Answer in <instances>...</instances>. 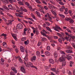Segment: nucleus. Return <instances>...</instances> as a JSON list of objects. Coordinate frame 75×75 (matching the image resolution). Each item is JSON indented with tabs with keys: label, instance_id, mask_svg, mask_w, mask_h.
Masks as SVG:
<instances>
[{
	"label": "nucleus",
	"instance_id": "obj_6",
	"mask_svg": "<svg viewBox=\"0 0 75 75\" xmlns=\"http://www.w3.org/2000/svg\"><path fill=\"white\" fill-rule=\"evenodd\" d=\"M23 28V25L21 23H19V24L18 25L16 26V28L18 29V30H21V29H22Z\"/></svg>",
	"mask_w": 75,
	"mask_h": 75
},
{
	"label": "nucleus",
	"instance_id": "obj_48",
	"mask_svg": "<svg viewBox=\"0 0 75 75\" xmlns=\"http://www.w3.org/2000/svg\"><path fill=\"white\" fill-rule=\"evenodd\" d=\"M18 21H22V20H23V19L21 18V19H20L19 18H18Z\"/></svg>",
	"mask_w": 75,
	"mask_h": 75
},
{
	"label": "nucleus",
	"instance_id": "obj_35",
	"mask_svg": "<svg viewBox=\"0 0 75 75\" xmlns=\"http://www.w3.org/2000/svg\"><path fill=\"white\" fill-rule=\"evenodd\" d=\"M4 3H8V0H4Z\"/></svg>",
	"mask_w": 75,
	"mask_h": 75
},
{
	"label": "nucleus",
	"instance_id": "obj_50",
	"mask_svg": "<svg viewBox=\"0 0 75 75\" xmlns=\"http://www.w3.org/2000/svg\"><path fill=\"white\" fill-rule=\"evenodd\" d=\"M57 34L58 35V36H59V37H62V35H61V34H60V33H57Z\"/></svg>",
	"mask_w": 75,
	"mask_h": 75
},
{
	"label": "nucleus",
	"instance_id": "obj_58",
	"mask_svg": "<svg viewBox=\"0 0 75 75\" xmlns=\"http://www.w3.org/2000/svg\"><path fill=\"white\" fill-rule=\"evenodd\" d=\"M67 30L68 32H69V33H72V32H71V30H70L69 29H68Z\"/></svg>",
	"mask_w": 75,
	"mask_h": 75
},
{
	"label": "nucleus",
	"instance_id": "obj_2",
	"mask_svg": "<svg viewBox=\"0 0 75 75\" xmlns=\"http://www.w3.org/2000/svg\"><path fill=\"white\" fill-rule=\"evenodd\" d=\"M67 58V59H68V58H69V57H68V56H65V55H62L61 57H60L59 58V61L60 62H63L65 61V58Z\"/></svg>",
	"mask_w": 75,
	"mask_h": 75
},
{
	"label": "nucleus",
	"instance_id": "obj_60",
	"mask_svg": "<svg viewBox=\"0 0 75 75\" xmlns=\"http://www.w3.org/2000/svg\"><path fill=\"white\" fill-rule=\"evenodd\" d=\"M71 38L72 40H75V36H73L71 37Z\"/></svg>",
	"mask_w": 75,
	"mask_h": 75
},
{
	"label": "nucleus",
	"instance_id": "obj_31",
	"mask_svg": "<svg viewBox=\"0 0 75 75\" xmlns=\"http://www.w3.org/2000/svg\"><path fill=\"white\" fill-rule=\"evenodd\" d=\"M36 55H37L38 56H39L40 55V52H39V51H37L36 52Z\"/></svg>",
	"mask_w": 75,
	"mask_h": 75
},
{
	"label": "nucleus",
	"instance_id": "obj_64",
	"mask_svg": "<svg viewBox=\"0 0 75 75\" xmlns=\"http://www.w3.org/2000/svg\"><path fill=\"white\" fill-rule=\"evenodd\" d=\"M16 53H18V49L17 48L16 50Z\"/></svg>",
	"mask_w": 75,
	"mask_h": 75
},
{
	"label": "nucleus",
	"instance_id": "obj_47",
	"mask_svg": "<svg viewBox=\"0 0 75 75\" xmlns=\"http://www.w3.org/2000/svg\"><path fill=\"white\" fill-rule=\"evenodd\" d=\"M35 1L37 3H39V4H40V3H41V2L40 1L38 0H35Z\"/></svg>",
	"mask_w": 75,
	"mask_h": 75
},
{
	"label": "nucleus",
	"instance_id": "obj_39",
	"mask_svg": "<svg viewBox=\"0 0 75 75\" xmlns=\"http://www.w3.org/2000/svg\"><path fill=\"white\" fill-rule=\"evenodd\" d=\"M59 16L63 18H65V16L62 14H59Z\"/></svg>",
	"mask_w": 75,
	"mask_h": 75
},
{
	"label": "nucleus",
	"instance_id": "obj_4",
	"mask_svg": "<svg viewBox=\"0 0 75 75\" xmlns=\"http://www.w3.org/2000/svg\"><path fill=\"white\" fill-rule=\"evenodd\" d=\"M20 48L21 52H24V51H25V52L26 54H27L26 56H25V57H27V55H28V54H28L27 50H25V49L24 48V47H23L22 46H21L20 47Z\"/></svg>",
	"mask_w": 75,
	"mask_h": 75
},
{
	"label": "nucleus",
	"instance_id": "obj_10",
	"mask_svg": "<svg viewBox=\"0 0 75 75\" xmlns=\"http://www.w3.org/2000/svg\"><path fill=\"white\" fill-rule=\"evenodd\" d=\"M21 71L22 72H23V73H26L25 72V69H24V67H21Z\"/></svg>",
	"mask_w": 75,
	"mask_h": 75
},
{
	"label": "nucleus",
	"instance_id": "obj_59",
	"mask_svg": "<svg viewBox=\"0 0 75 75\" xmlns=\"http://www.w3.org/2000/svg\"><path fill=\"white\" fill-rule=\"evenodd\" d=\"M15 14L16 16H17V17H19V16H20V14L18 13H16Z\"/></svg>",
	"mask_w": 75,
	"mask_h": 75
},
{
	"label": "nucleus",
	"instance_id": "obj_28",
	"mask_svg": "<svg viewBox=\"0 0 75 75\" xmlns=\"http://www.w3.org/2000/svg\"><path fill=\"white\" fill-rule=\"evenodd\" d=\"M66 39L67 41H69V42H70V41H71V38L67 37L66 38Z\"/></svg>",
	"mask_w": 75,
	"mask_h": 75
},
{
	"label": "nucleus",
	"instance_id": "obj_12",
	"mask_svg": "<svg viewBox=\"0 0 75 75\" xmlns=\"http://www.w3.org/2000/svg\"><path fill=\"white\" fill-rule=\"evenodd\" d=\"M15 58L16 59H18V60L20 62H22V61H23V60H22V59H21V57L19 56L16 57Z\"/></svg>",
	"mask_w": 75,
	"mask_h": 75
},
{
	"label": "nucleus",
	"instance_id": "obj_49",
	"mask_svg": "<svg viewBox=\"0 0 75 75\" xmlns=\"http://www.w3.org/2000/svg\"><path fill=\"white\" fill-rule=\"evenodd\" d=\"M25 5H26V6H30V4L28 2H25Z\"/></svg>",
	"mask_w": 75,
	"mask_h": 75
},
{
	"label": "nucleus",
	"instance_id": "obj_52",
	"mask_svg": "<svg viewBox=\"0 0 75 75\" xmlns=\"http://www.w3.org/2000/svg\"><path fill=\"white\" fill-rule=\"evenodd\" d=\"M53 38L54 39H58V37H57V36H53Z\"/></svg>",
	"mask_w": 75,
	"mask_h": 75
},
{
	"label": "nucleus",
	"instance_id": "obj_36",
	"mask_svg": "<svg viewBox=\"0 0 75 75\" xmlns=\"http://www.w3.org/2000/svg\"><path fill=\"white\" fill-rule=\"evenodd\" d=\"M74 64V63L72 62H70V67H72V64Z\"/></svg>",
	"mask_w": 75,
	"mask_h": 75
},
{
	"label": "nucleus",
	"instance_id": "obj_62",
	"mask_svg": "<svg viewBox=\"0 0 75 75\" xmlns=\"http://www.w3.org/2000/svg\"><path fill=\"white\" fill-rule=\"evenodd\" d=\"M1 61L3 63L4 62V60L2 58L1 59Z\"/></svg>",
	"mask_w": 75,
	"mask_h": 75
},
{
	"label": "nucleus",
	"instance_id": "obj_21",
	"mask_svg": "<svg viewBox=\"0 0 75 75\" xmlns=\"http://www.w3.org/2000/svg\"><path fill=\"white\" fill-rule=\"evenodd\" d=\"M1 36H3L4 37L5 39L6 38V36H7V35L6 34H5L4 33H3L1 35Z\"/></svg>",
	"mask_w": 75,
	"mask_h": 75
},
{
	"label": "nucleus",
	"instance_id": "obj_20",
	"mask_svg": "<svg viewBox=\"0 0 75 75\" xmlns=\"http://www.w3.org/2000/svg\"><path fill=\"white\" fill-rule=\"evenodd\" d=\"M43 36H45V37H46L47 38L48 40H50V39H51V38L49 37V36L46 35V34H43Z\"/></svg>",
	"mask_w": 75,
	"mask_h": 75
},
{
	"label": "nucleus",
	"instance_id": "obj_40",
	"mask_svg": "<svg viewBox=\"0 0 75 75\" xmlns=\"http://www.w3.org/2000/svg\"><path fill=\"white\" fill-rule=\"evenodd\" d=\"M42 41H47V39L45 38H43L42 40Z\"/></svg>",
	"mask_w": 75,
	"mask_h": 75
},
{
	"label": "nucleus",
	"instance_id": "obj_8",
	"mask_svg": "<svg viewBox=\"0 0 75 75\" xmlns=\"http://www.w3.org/2000/svg\"><path fill=\"white\" fill-rule=\"evenodd\" d=\"M48 33L45 30H43L41 32V34L43 35V34H47Z\"/></svg>",
	"mask_w": 75,
	"mask_h": 75
},
{
	"label": "nucleus",
	"instance_id": "obj_26",
	"mask_svg": "<svg viewBox=\"0 0 75 75\" xmlns=\"http://www.w3.org/2000/svg\"><path fill=\"white\" fill-rule=\"evenodd\" d=\"M18 4H19L20 5H21L22 6H24V4L22 2L19 1L18 2Z\"/></svg>",
	"mask_w": 75,
	"mask_h": 75
},
{
	"label": "nucleus",
	"instance_id": "obj_51",
	"mask_svg": "<svg viewBox=\"0 0 75 75\" xmlns=\"http://www.w3.org/2000/svg\"><path fill=\"white\" fill-rule=\"evenodd\" d=\"M32 16L33 18V19H35V16H34V15L33 14H32Z\"/></svg>",
	"mask_w": 75,
	"mask_h": 75
},
{
	"label": "nucleus",
	"instance_id": "obj_5",
	"mask_svg": "<svg viewBox=\"0 0 75 75\" xmlns=\"http://www.w3.org/2000/svg\"><path fill=\"white\" fill-rule=\"evenodd\" d=\"M55 25L56 26L54 27H53V28L54 30H55L56 31H58V29H59L60 30H62V31L61 28H60L58 25Z\"/></svg>",
	"mask_w": 75,
	"mask_h": 75
},
{
	"label": "nucleus",
	"instance_id": "obj_11",
	"mask_svg": "<svg viewBox=\"0 0 75 75\" xmlns=\"http://www.w3.org/2000/svg\"><path fill=\"white\" fill-rule=\"evenodd\" d=\"M49 62L50 64H54V60L52 59H49Z\"/></svg>",
	"mask_w": 75,
	"mask_h": 75
},
{
	"label": "nucleus",
	"instance_id": "obj_56",
	"mask_svg": "<svg viewBox=\"0 0 75 75\" xmlns=\"http://www.w3.org/2000/svg\"><path fill=\"white\" fill-rule=\"evenodd\" d=\"M10 74L11 75H14V72H11L10 73Z\"/></svg>",
	"mask_w": 75,
	"mask_h": 75
},
{
	"label": "nucleus",
	"instance_id": "obj_9",
	"mask_svg": "<svg viewBox=\"0 0 75 75\" xmlns=\"http://www.w3.org/2000/svg\"><path fill=\"white\" fill-rule=\"evenodd\" d=\"M11 69L12 71H13L15 73H17V71L16 70V69L14 67H12Z\"/></svg>",
	"mask_w": 75,
	"mask_h": 75
},
{
	"label": "nucleus",
	"instance_id": "obj_63",
	"mask_svg": "<svg viewBox=\"0 0 75 75\" xmlns=\"http://www.w3.org/2000/svg\"><path fill=\"white\" fill-rule=\"evenodd\" d=\"M52 8H54V9H55V10H57V8L54 6H52Z\"/></svg>",
	"mask_w": 75,
	"mask_h": 75
},
{
	"label": "nucleus",
	"instance_id": "obj_33",
	"mask_svg": "<svg viewBox=\"0 0 75 75\" xmlns=\"http://www.w3.org/2000/svg\"><path fill=\"white\" fill-rule=\"evenodd\" d=\"M51 70L52 71H53V72H55V71H56V69L55 68H52L51 69Z\"/></svg>",
	"mask_w": 75,
	"mask_h": 75
},
{
	"label": "nucleus",
	"instance_id": "obj_61",
	"mask_svg": "<svg viewBox=\"0 0 75 75\" xmlns=\"http://www.w3.org/2000/svg\"><path fill=\"white\" fill-rule=\"evenodd\" d=\"M24 31H25V32H26V31H27V30H28V28H25L24 29Z\"/></svg>",
	"mask_w": 75,
	"mask_h": 75
},
{
	"label": "nucleus",
	"instance_id": "obj_27",
	"mask_svg": "<svg viewBox=\"0 0 75 75\" xmlns=\"http://www.w3.org/2000/svg\"><path fill=\"white\" fill-rule=\"evenodd\" d=\"M6 45H7L6 42H3V46H4V47H5V46H6Z\"/></svg>",
	"mask_w": 75,
	"mask_h": 75
},
{
	"label": "nucleus",
	"instance_id": "obj_24",
	"mask_svg": "<svg viewBox=\"0 0 75 75\" xmlns=\"http://www.w3.org/2000/svg\"><path fill=\"white\" fill-rule=\"evenodd\" d=\"M58 41L60 43V44H62V40H61V39L59 38Z\"/></svg>",
	"mask_w": 75,
	"mask_h": 75
},
{
	"label": "nucleus",
	"instance_id": "obj_29",
	"mask_svg": "<svg viewBox=\"0 0 75 75\" xmlns=\"http://www.w3.org/2000/svg\"><path fill=\"white\" fill-rule=\"evenodd\" d=\"M26 40V38H21V40L22 41H24Z\"/></svg>",
	"mask_w": 75,
	"mask_h": 75
},
{
	"label": "nucleus",
	"instance_id": "obj_18",
	"mask_svg": "<svg viewBox=\"0 0 75 75\" xmlns=\"http://www.w3.org/2000/svg\"><path fill=\"white\" fill-rule=\"evenodd\" d=\"M69 22L71 24H72L74 22V21L71 18H70V20L69 21Z\"/></svg>",
	"mask_w": 75,
	"mask_h": 75
},
{
	"label": "nucleus",
	"instance_id": "obj_37",
	"mask_svg": "<svg viewBox=\"0 0 75 75\" xmlns=\"http://www.w3.org/2000/svg\"><path fill=\"white\" fill-rule=\"evenodd\" d=\"M73 47H74L75 49V44L74 43H71Z\"/></svg>",
	"mask_w": 75,
	"mask_h": 75
},
{
	"label": "nucleus",
	"instance_id": "obj_38",
	"mask_svg": "<svg viewBox=\"0 0 75 75\" xmlns=\"http://www.w3.org/2000/svg\"><path fill=\"white\" fill-rule=\"evenodd\" d=\"M51 48H50V46H48L47 48V50H48V51H50V50Z\"/></svg>",
	"mask_w": 75,
	"mask_h": 75
},
{
	"label": "nucleus",
	"instance_id": "obj_14",
	"mask_svg": "<svg viewBox=\"0 0 75 75\" xmlns=\"http://www.w3.org/2000/svg\"><path fill=\"white\" fill-rule=\"evenodd\" d=\"M45 55H47V56H50V53L48 51H46L45 52Z\"/></svg>",
	"mask_w": 75,
	"mask_h": 75
},
{
	"label": "nucleus",
	"instance_id": "obj_7",
	"mask_svg": "<svg viewBox=\"0 0 75 75\" xmlns=\"http://www.w3.org/2000/svg\"><path fill=\"white\" fill-rule=\"evenodd\" d=\"M11 35L15 39V40L17 41V35L16 34L11 33Z\"/></svg>",
	"mask_w": 75,
	"mask_h": 75
},
{
	"label": "nucleus",
	"instance_id": "obj_3",
	"mask_svg": "<svg viewBox=\"0 0 75 75\" xmlns=\"http://www.w3.org/2000/svg\"><path fill=\"white\" fill-rule=\"evenodd\" d=\"M60 52L61 54H63L62 55H65V56H67V57H69V58H67V59L68 60H70V59L72 58V57H71V56H70V54H66L63 51H60Z\"/></svg>",
	"mask_w": 75,
	"mask_h": 75
},
{
	"label": "nucleus",
	"instance_id": "obj_1",
	"mask_svg": "<svg viewBox=\"0 0 75 75\" xmlns=\"http://www.w3.org/2000/svg\"><path fill=\"white\" fill-rule=\"evenodd\" d=\"M24 59L25 60L24 64V65H26V67H28H28H32V68H35V69H37V67H35L34 66H32L33 64H32L31 63H27V61H28V59L27 57H25L24 58Z\"/></svg>",
	"mask_w": 75,
	"mask_h": 75
},
{
	"label": "nucleus",
	"instance_id": "obj_25",
	"mask_svg": "<svg viewBox=\"0 0 75 75\" xmlns=\"http://www.w3.org/2000/svg\"><path fill=\"white\" fill-rule=\"evenodd\" d=\"M8 23H7V24L8 25H9V24H10L11 25L12 24V22H11V21H8Z\"/></svg>",
	"mask_w": 75,
	"mask_h": 75
},
{
	"label": "nucleus",
	"instance_id": "obj_46",
	"mask_svg": "<svg viewBox=\"0 0 75 75\" xmlns=\"http://www.w3.org/2000/svg\"><path fill=\"white\" fill-rule=\"evenodd\" d=\"M73 74L74 75H75V69H73Z\"/></svg>",
	"mask_w": 75,
	"mask_h": 75
},
{
	"label": "nucleus",
	"instance_id": "obj_16",
	"mask_svg": "<svg viewBox=\"0 0 75 75\" xmlns=\"http://www.w3.org/2000/svg\"><path fill=\"white\" fill-rule=\"evenodd\" d=\"M35 13L38 16V17H41V15H40V13L37 11H36Z\"/></svg>",
	"mask_w": 75,
	"mask_h": 75
},
{
	"label": "nucleus",
	"instance_id": "obj_19",
	"mask_svg": "<svg viewBox=\"0 0 75 75\" xmlns=\"http://www.w3.org/2000/svg\"><path fill=\"white\" fill-rule=\"evenodd\" d=\"M66 52L67 53H69V54H71V53H72V51L70 50H67L66 51Z\"/></svg>",
	"mask_w": 75,
	"mask_h": 75
},
{
	"label": "nucleus",
	"instance_id": "obj_17",
	"mask_svg": "<svg viewBox=\"0 0 75 75\" xmlns=\"http://www.w3.org/2000/svg\"><path fill=\"white\" fill-rule=\"evenodd\" d=\"M24 44L27 45H28V44H29V40H27L26 41H25L24 42Z\"/></svg>",
	"mask_w": 75,
	"mask_h": 75
},
{
	"label": "nucleus",
	"instance_id": "obj_32",
	"mask_svg": "<svg viewBox=\"0 0 75 75\" xmlns=\"http://www.w3.org/2000/svg\"><path fill=\"white\" fill-rule=\"evenodd\" d=\"M2 8H3L4 10H7V7L6 6H3L2 7Z\"/></svg>",
	"mask_w": 75,
	"mask_h": 75
},
{
	"label": "nucleus",
	"instance_id": "obj_44",
	"mask_svg": "<svg viewBox=\"0 0 75 75\" xmlns=\"http://www.w3.org/2000/svg\"><path fill=\"white\" fill-rule=\"evenodd\" d=\"M39 10L40 11V12L42 13L43 14H44L45 13L44 11H43V10H42V9H39Z\"/></svg>",
	"mask_w": 75,
	"mask_h": 75
},
{
	"label": "nucleus",
	"instance_id": "obj_45",
	"mask_svg": "<svg viewBox=\"0 0 75 75\" xmlns=\"http://www.w3.org/2000/svg\"><path fill=\"white\" fill-rule=\"evenodd\" d=\"M8 7L10 9H11V8H12V6L11 5H8Z\"/></svg>",
	"mask_w": 75,
	"mask_h": 75
},
{
	"label": "nucleus",
	"instance_id": "obj_53",
	"mask_svg": "<svg viewBox=\"0 0 75 75\" xmlns=\"http://www.w3.org/2000/svg\"><path fill=\"white\" fill-rule=\"evenodd\" d=\"M40 45H41V42H39L38 43V46H40Z\"/></svg>",
	"mask_w": 75,
	"mask_h": 75
},
{
	"label": "nucleus",
	"instance_id": "obj_57",
	"mask_svg": "<svg viewBox=\"0 0 75 75\" xmlns=\"http://www.w3.org/2000/svg\"><path fill=\"white\" fill-rule=\"evenodd\" d=\"M44 8H45L46 10H48V8L47 7V6H44Z\"/></svg>",
	"mask_w": 75,
	"mask_h": 75
},
{
	"label": "nucleus",
	"instance_id": "obj_43",
	"mask_svg": "<svg viewBox=\"0 0 75 75\" xmlns=\"http://www.w3.org/2000/svg\"><path fill=\"white\" fill-rule=\"evenodd\" d=\"M71 19V18H65L66 20H67V21H69L70 20V19Z\"/></svg>",
	"mask_w": 75,
	"mask_h": 75
},
{
	"label": "nucleus",
	"instance_id": "obj_55",
	"mask_svg": "<svg viewBox=\"0 0 75 75\" xmlns=\"http://www.w3.org/2000/svg\"><path fill=\"white\" fill-rule=\"evenodd\" d=\"M59 4L62 5H64V4H63L62 2H59Z\"/></svg>",
	"mask_w": 75,
	"mask_h": 75
},
{
	"label": "nucleus",
	"instance_id": "obj_54",
	"mask_svg": "<svg viewBox=\"0 0 75 75\" xmlns=\"http://www.w3.org/2000/svg\"><path fill=\"white\" fill-rule=\"evenodd\" d=\"M7 15L8 16H9V17H13V16L9 13H7Z\"/></svg>",
	"mask_w": 75,
	"mask_h": 75
},
{
	"label": "nucleus",
	"instance_id": "obj_15",
	"mask_svg": "<svg viewBox=\"0 0 75 75\" xmlns=\"http://www.w3.org/2000/svg\"><path fill=\"white\" fill-rule=\"evenodd\" d=\"M35 59H36V56H34L31 58V61H33L35 60Z\"/></svg>",
	"mask_w": 75,
	"mask_h": 75
},
{
	"label": "nucleus",
	"instance_id": "obj_30",
	"mask_svg": "<svg viewBox=\"0 0 75 75\" xmlns=\"http://www.w3.org/2000/svg\"><path fill=\"white\" fill-rule=\"evenodd\" d=\"M66 65V62H64L62 63V66H60L61 67H62V66H65Z\"/></svg>",
	"mask_w": 75,
	"mask_h": 75
},
{
	"label": "nucleus",
	"instance_id": "obj_34",
	"mask_svg": "<svg viewBox=\"0 0 75 75\" xmlns=\"http://www.w3.org/2000/svg\"><path fill=\"white\" fill-rule=\"evenodd\" d=\"M54 56L55 58H57V56H58V54L56 53H54Z\"/></svg>",
	"mask_w": 75,
	"mask_h": 75
},
{
	"label": "nucleus",
	"instance_id": "obj_23",
	"mask_svg": "<svg viewBox=\"0 0 75 75\" xmlns=\"http://www.w3.org/2000/svg\"><path fill=\"white\" fill-rule=\"evenodd\" d=\"M33 33L34 34H35V33H36L37 34H38V33H39V32L38 30H34L33 31Z\"/></svg>",
	"mask_w": 75,
	"mask_h": 75
},
{
	"label": "nucleus",
	"instance_id": "obj_13",
	"mask_svg": "<svg viewBox=\"0 0 75 75\" xmlns=\"http://www.w3.org/2000/svg\"><path fill=\"white\" fill-rule=\"evenodd\" d=\"M50 11H51L52 14H54V16H56L57 14V13H56V11H54L53 10H51Z\"/></svg>",
	"mask_w": 75,
	"mask_h": 75
},
{
	"label": "nucleus",
	"instance_id": "obj_22",
	"mask_svg": "<svg viewBox=\"0 0 75 75\" xmlns=\"http://www.w3.org/2000/svg\"><path fill=\"white\" fill-rule=\"evenodd\" d=\"M46 27L47 30L48 31H50L51 33H52V31L51 30V29L50 28H49V27Z\"/></svg>",
	"mask_w": 75,
	"mask_h": 75
},
{
	"label": "nucleus",
	"instance_id": "obj_42",
	"mask_svg": "<svg viewBox=\"0 0 75 75\" xmlns=\"http://www.w3.org/2000/svg\"><path fill=\"white\" fill-rule=\"evenodd\" d=\"M49 19L50 21L51 22V23H52V21H51V20H52V18L51 17H50V16L49 17Z\"/></svg>",
	"mask_w": 75,
	"mask_h": 75
},
{
	"label": "nucleus",
	"instance_id": "obj_41",
	"mask_svg": "<svg viewBox=\"0 0 75 75\" xmlns=\"http://www.w3.org/2000/svg\"><path fill=\"white\" fill-rule=\"evenodd\" d=\"M49 4V8H52V5L50 4Z\"/></svg>",
	"mask_w": 75,
	"mask_h": 75
}]
</instances>
